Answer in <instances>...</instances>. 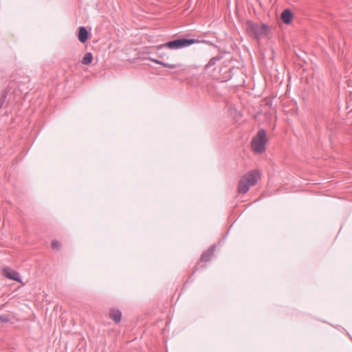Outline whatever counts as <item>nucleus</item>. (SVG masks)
I'll return each instance as SVG.
<instances>
[{
	"label": "nucleus",
	"mask_w": 352,
	"mask_h": 352,
	"mask_svg": "<svg viewBox=\"0 0 352 352\" xmlns=\"http://www.w3.org/2000/svg\"><path fill=\"white\" fill-rule=\"evenodd\" d=\"M203 43L209 45H214V43L210 41L202 40L199 41V39L195 38H178L173 41H170L166 42V43L157 46V50H162L164 47H167L170 50H179L182 48H185L186 47L190 46L195 43Z\"/></svg>",
	"instance_id": "obj_1"
},
{
	"label": "nucleus",
	"mask_w": 352,
	"mask_h": 352,
	"mask_svg": "<svg viewBox=\"0 0 352 352\" xmlns=\"http://www.w3.org/2000/svg\"><path fill=\"white\" fill-rule=\"evenodd\" d=\"M245 30L250 36L254 38L258 42L260 39L267 36L270 32L267 25L265 23H257L252 21H247Z\"/></svg>",
	"instance_id": "obj_2"
},
{
	"label": "nucleus",
	"mask_w": 352,
	"mask_h": 352,
	"mask_svg": "<svg viewBox=\"0 0 352 352\" xmlns=\"http://www.w3.org/2000/svg\"><path fill=\"white\" fill-rule=\"evenodd\" d=\"M261 175L256 170L248 172L239 180L238 192L239 194H245L251 186L255 185L260 179Z\"/></svg>",
	"instance_id": "obj_3"
},
{
	"label": "nucleus",
	"mask_w": 352,
	"mask_h": 352,
	"mask_svg": "<svg viewBox=\"0 0 352 352\" xmlns=\"http://www.w3.org/2000/svg\"><path fill=\"white\" fill-rule=\"evenodd\" d=\"M267 135L265 129H259L256 135L252 138L251 147L252 151L257 154H261L265 151L267 143Z\"/></svg>",
	"instance_id": "obj_4"
},
{
	"label": "nucleus",
	"mask_w": 352,
	"mask_h": 352,
	"mask_svg": "<svg viewBox=\"0 0 352 352\" xmlns=\"http://www.w3.org/2000/svg\"><path fill=\"white\" fill-rule=\"evenodd\" d=\"M3 275L10 280H15L18 283H22V280L20 278L19 272L14 270H10L8 268H5L3 270Z\"/></svg>",
	"instance_id": "obj_5"
},
{
	"label": "nucleus",
	"mask_w": 352,
	"mask_h": 352,
	"mask_svg": "<svg viewBox=\"0 0 352 352\" xmlns=\"http://www.w3.org/2000/svg\"><path fill=\"white\" fill-rule=\"evenodd\" d=\"M215 245H212L208 249V250L204 252L201 255V261L207 262L210 261L215 251Z\"/></svg>",
	"instance_id": "obj_6"
},
{
	"label": "nucleus",
	"mask_w": 352,
	"mask_h": 352,
	"mask_svg": "<svg viewBox=\"0 0 352 352\" xmlns=\"http://www.w3.org/2000/svg\"><path fill=\"white\" fill-rule=\"evenodd\" d=\"M293 16V13L289 9H285L281 13V19L287 25L291 23Z\"/></svg>",
	"instance_id": "obj_7"
},
{
	"label": "nucleus",
	"mask_w": 352,
	"mask_h": 352,
	"mask_svg": "<svg viewBox=\"0 0 352 352\" xmlns=\"http://www.w3.org/2000/svg\"><path fill=\"white\" fill-rule=\"evenodd\" d=\"M78 38L82 43H85L87 41L89 38V33L85 27L80 26L79 28Z\"/></svg>",
	"instance_id": "obj_8"
},
{
	"label": "nucleus",
	"mask_w": 352,
	"mask_h": 352,
	"mask_svg": "<svg viewBox=\"0 0 352 352\" xmlns=\"http://www.w3.org/2000/svg\"><path fill=\"white\" fill-rule=\"evenodd\" d=\"M109 317L116 323H118L120 322L122 318V312L120 311V310L117 309H111L109 310Z\"/></svg>",
	"instance_id": "obj_9"
},
{
	"label": "nucleus",
	"mask_w": 352,
	"mask_h": 352,
	"mask_svg": "<svg viewBox=\"0 0 352 352\" xmlns=\"http://www.w3.org/2000/svg\"><path fill=\"white\" fill-rule=\"evenodd\" d=\"M148 60L156 63V64H158V65H162L163 67H168V68H170V69H175L177 67H179L181 66L180 64H178V65H175V64H169V63H166L164 61H162L159 59H156V58H151V57H149L147 58Z\"/></svg>",
	"instance_id": "obj_10"
},
{
	"label": "nucleus",
	"mask_w": 352,
	"mask_h": 352,
	"mask_svg": "<svg viewBox=\"0 0 352 352\" xmlns=\"http://www.w3.org/2000/svg\"><path fill=\"white\" fill-rule=\"evenodd\" d=\"M223 58V56L221 54L217 55L214 57H212L208 63L205 65V69L207 70L210 67L214 66L217 61L221 60Z\"/></svg>",
	"instance_id": "obj_11"
},
{
	"label": "nucleus",
	"mask_w": 352,
	"mask_h": 352,
	"mask_svg": "<svg viewBox=\"0 0 352 352\" xmlns=\"http://www.w3.org/2000/svg\"><path fill=\"white\" fill-rule=\"evenodd\" d=\"M93 60V55L91 52H87L83 56L81 63L83 65H89L90 64Z\"/></svg>",
	"instance_id": "obj_12"
},
{
	"label": "nucleus",
	"mask_w": 352,
	"mask_h": 352,
	"mask_svg": "<svg viewBox=\"0 0 352 352\" xmlns=\"http://www.w3.org/2000/svg\"><path fill=\"white\" fill-rule=\"evenodd\" d=\"M6 98H7V94L6 92L3 91L0 94V109L3 107Z\"/></svg>",
	"instance_id": "obj_13"
},
{
	"label": "nucleus",
	"mask_w": 352,
	"mask_h": 352,
	"mask_svg": "<svg viewBox=\"0 0 352 352\" xmlns=\"http://www.w3.org/2000/svg\"><path fill=\"white\" fill-rule=\"evenodd\" d=\"M60 246V243L57 240H54L52 242V247L54 249H58Z\"/></svg>",
	"instance_id": "obj_14"
},
{
	"label": "nucleus",
	"mask_w": 352,
	"mask_h": 352,
	"mask_svg": "<svg viewBox=\"0 0 352 352\" xmlns=\"http://www.w3.org/2000/svg\"><path fill=\"white\" fill-rule=\"evenodd\" d=\"M8 321V319L7 318V317L0 315V322L3 323V322H7Z\"/></svg>",
	"instance_id": "obj_15"
},
{
	"label": "nucleus",
	"mask_w": 352,
	"mask_h": 352,
	"mask_svg": "<svg viewBox=\"0 0 352 352\" xmlns=\"http://www.w3.org/2000/svg\"><path fill=\"white\" fill-rule=\"evenodd\" d=\"M164 56V54H160V55H159V56H160V58H162Z\"/></svg>",
	"instance_id": "obj_16"
}]
</instances>
